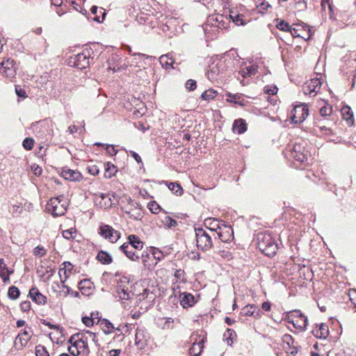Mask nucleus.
I'll list each match as a JSON object with an SVG mask.
<instances>
[{"label": "nucleus", "instance_id": "f257e3e1", "mask_svg": "<svg viewBox=\"0 0 356 356\" xmlns=\"http://www.w3.org/2000/svg\"><path fill=\"white\" fill-rule=\"evenodd\" d=\"M207 229L195 228L197 248L204 252L213 248V238H216V229L209 228L208 227H207Z\"/></svg>", "mask_w": 356, "mask_h": 356}, {"label": "nucleus", "instance_id": "f03ea898", "mask_svg": "<svg viewBox=\"0 0 356 356\" xmlns=\"http://www.w3.org/2000/svg\"><path fill=\"white\" fill-rule=\"evenodd\" d=\"M257 246L261 252L268 257H274L278 250L275 237L270 232H260L257 236Z\"/></svg>", "mask_w": 356, "mask_h": 356}, {"label": "nucleus", "instance_id": "7ed1b4c3", "mask_svg": "<svg viewBox=\"0 0 356 356\" xmlns=\"http://www.w3.org/2000/svg\"><path fill=\"white\" fill-rule=\"evenodd\" d=\"M93 51L91 48H86L81 53L70 56L68 64L78 69H86L90 65V59Z\"/></svg>", "mask_w": 356, "mask_h": 356}, {"label": "nucleus", "instance_id": "20e7f679", "mask_svg": "<svg viewBox=\"0 0 356 356\" xmlns=\"http://www.w3.org/2000/svg\"><path fill=\"white\" fill-rule=\"evenodd\" d=\"M68 203L64 200V195L52 197L47 203V209L54 216H60L67 211Z\"/></svg>", "mask_w": 356, "mask_h": 356}, {"label": "nucleus", "instance_id": "39448f33", "mask_svg": "<svg viewBox=\"0 0 356 356\" xmlns=\"http://www.w3.org/2000/svg\"><path fill=\"white\" fill-rule=\"evenodd\" d=\"M288 322L292 323L295 327L303 330L307 325L308 319L300 310H293L288 315Z\"/></svg>", "mask_w": 356, "mask_h": 356}, {"label": "nucleus", "instance_id": "423d86ee", "mask_svg": "<svg viewBox=\"0 0 356 356\" xmlns=\"http://www.w3.org/2000/svg\"><path fill=\"white\" fill-rule=\"evenodd\" d=\"M309 115V108L305 104H298L294 106L291 111V120L293 123L300 124Z\"/></svg>", "mask_w": 356, "mask_h": 356}, {"label": "nucleus", "instance_id": "0eeeda50", "mask_svg": "<svg viewBox=\"0 0 356 356\" xmlns=\"http://www.w3.org/2000/svg\"><path fill=\"white\" fill-rule=\"evenodd\" d=\"M276 22V27L279 30L285 32H289L293 38H301L304 39L305 41L309 40V35L308 32L306 33V34L297 33V30H296L295 29H292V26H291L289 24L284 21V19H277Z\"/></svg>", "mask_w": 356, "mask_h": 356}, {"label": "nucleus", "instance_id": "6e6552de", "mask_svg": "<svg viewBox=\"0 0 356 356\" xmlns=\"http://www.w3.org/2000/svg\"><path fill=\"white\" fill-rule=\"evenodd\" d=\"M225 67L224 63L221 61H219L217 63H212L209 66V70L207 72V78L211 81H218L219 79L222 77Z\"/></svg>", "mask_w": 356, "mask_h": 356}, {"label": "nucleus", "instance_id": "1a4fd4ad", "mask_svg": "<svg viewBox=\"0 0 356 356\" xmlns=\"http://www.w3.org/2000/svg\"><path fill=\"white\" fill-rule=\"evenodd\" d=\"M99 234L111 243H115L120 238V233L111 226L102 225L99 228Z\"/></svg>", "mask_w": 356, "mask_h": 356}, {"label": "nucleus", "instance_id": "9d476101", "mask_svg": "<svg viewBox=\"0 0 356 356\" xmlns=\"http://www.w3.org/2000/svg\"><path fill=\"white\" fill-rule=\"evenodd\" d=\"M201 335H198L197 334L193 333L191 336V340L193 342V345L189 349V355L190 356H199L200 355L203 348L204 343L206 340V338L203 336L201 339L198 340Z\"/></svg>", "mask_w": 356, "mask_h": 356}, {"label": "nucleus", "instance_id": "9b49d317", "mask_svg": "<svg viewBox=\"0 0 356 356\" xmlns=\"http://www.w3.org/2000/svg\"><path fill=\"white\" fill-rule=\"evenodd\" d=\"M149 339V334L147 330L143 327H138L136 330L135 334V343L138 349H143L147 345V341Z\"/></svg>", "mask_w": 356, "mask_h": 356}, {"label": "nucleus", "instance_id": "f8f14e48", "mask_svg": "<svg viewBox=\"0 0 356 356\" xmlns=\"http://www.w3.org/2000/svg\"><path fill=\"white\" fill-rule=\"evenodd\" d=\"M291 156L295 160L301 163L305 162L307 159V152L305 151V146L300 143H295L291 149Z\"/></svg>", "mask_w": 356, "mask_h": 356}, {"label": "nucleus", "instance_id": "ddd939ff", "mask_svg": "<svg viewBox=\"0 0 356 356\" xmlns=\"http://www.w3.org/2000/svg\"><path fill=\"white\" fill-rule=\"evenodd\" d=\"M321 80L317 77L313 78L305 84L303 86V92L305 95H312V93H314L313 95L314 96L316 94L318 90L321 88Z\"/></svg>", "mask_w": 356, "mask_h": 356}, {"label": "nucleus", "instance_id": "4468645a", "mask_svg": "<svg viewBox=\"0 0 356 356\" xmlns=\"http://www.w3.org/2000/svg\"><path fill=\"white\" fill-rule=\"evenodd\" d=\"M60 175L65 179L71 181H79L83 178L81 173L78 170H74L67 168H63L62 169Z\"/></svg>", "mask_w": 356, "mask_h": 356}, {"label": "nucleus", "instance_id": "2eb2a0df", "mask_svg": "<svg viewBox=\"0 0 356 356\" xmlns=\"http://www.w3.org/2000/svg\"><path fill=\"white\" fill-rule=\"evenodd\" d=\"M31 336L27 330H22L15 339V346L19 350L22 349L31 339Z\"/></svg>", "mask_w": 356, "mask_h": 356}, {"label": "nucleus", "instance_id": "dca6fc26", "mask_svg": "<svg viewBox=\"0 0 356 356\" xmlns=\"http://www.w3.org/2000/svg\"><path fill=\"white\" fill-rule=\"evenodd\" d=\"M120 249L132 261H138L140 260V255L138 254L137 250H134V248L131 247V245H129V243H123L120 247Z\"/></svg>", "mask_w": 356, "mask_h": 356}, {"label": "nucleus", "instance_id": "f3484780", "mask_svg": "<svg viewBox=\"0 0 356 356\" xmlns=\"http://www.w3.org/2000/svg\"><path fill=\"white\" fill-rule=\"evenodd\" d=\"M29 296L33 302L38 305H44L47 302V298L42 294L38 288L32 287L29 291Z\"/></svg>", "mask_w": 356, "mask_h": 356}, {"label": "nucleus", "instance_id": "a211bd4d", "mask_svg": "<svg viewBox=\"0 0 356 356\" xmlns=\"http://www.w3.org/2000/svg\"><path fill=\"white\" fill-rule=\"evenodd\" d=\"M180 304L184 308L192 307L196 302L195 297L190 293L183 292L179 295Z\"/></svg>", "mask_w": 356, "mask_h": 356}, {"label": "nucleus", "instance_id": "6ab92c4d", "mask_svg": "<svg viewBox=\"0 0 356 356\" xmlns=\"http://www.w3.org/2000/svg\"><path fill=\"white\" fill-rule=\"evenodd\" d=\"M14 270L9 269L4 262L3 259L0 258V277L4 283L10 282V275L13 274Z\"/></svg>", "mask_w": 356, "mask_h": 356}, {"label": "nucleus", "instance_id": "aec40b11", "mask_svg": "<svg viewBox=\"0 0 356 356\" xmlns=\"http://www.w3.org/2000/svg\"><path fill=\"white\" fill-rule=\"evenodd\" d=\"M312 332L318 339H326L329 334L328 326L325 323H321L319 327H316Z\"/></svg>", "mask_w": 356, "mask_h": 356}, {"label": "nucleus", "instance_id": "412c9836", "mask_svg": "<svg viewBox=\"0 0 356 356\" xmlns=\"http://www.w3.org/2000/svg\"><path fill=\"white\" fill-rule=\"evenodd\" d=\"M227 102L233 103L234 104H238L241 106L245 105V99L239 94H232L231 92L226 93Z\"/></svg>", "mask_w": 356, "mask_h": 356}, {"label": "nucleus", "instance_id": "4be33fe9", "mask_svg": "<svg viewBox=\"0 0 356 356\" xmlns=\"http://www.w3.org/2000/svg\"><path fill=\"white\" fill-rule=\"evenodd\" d=\"M13 63V60L10 61L8 60L1 63L0 70L6 73V76L8 77H12L15 75V67Z\"/></svg>", "mask_w": 356, "mask_h": 356}, {"label": "nucleus", "instance_id": "5701e85b", "mask_svg": "<svg viewBox=\"0 0 356 356\" xmlns=\"http://www.w3.org/2000/svg\"><path fill=\"white\" fill-rule=\"evenodd\" d=\"M126 243H129V245H131V247L136 250H141L144 245V243L140 238L134 234H131L128 236V242Z\"/></svg>", "mask_w": 356, "mask_h": 356}, {"label": "nucleus", "instance_id": "b1692460", "mask_svg": "<svg viewBox=\"0 0 356 356\" xmlns=\"http://www.w3.org/2000/svg\"><path fill=\"white\" fill-rule=\"evenodd\" d=\"M232 130L238 134H243L247 130V124L245 120L239 118L234 122Z\"/></svg>", "mask_w": 356, "mask_h": 356}, {"label": "nucleus", "instance_id": "393cba45", "mask_svg": "<svg viewBox=\"0 0 356 356\" xmlns=\"http://www.w3.org/2000/svg\"><path fill=\"white\" fill-rule=\"evenodd\" d=\"M227 229L225 232H216V236H218V238L223 243H227L231 241L233 236V231L230 227H225Z\"/></svg>", "mask_w": 356, "mask_h": 356}, {"label": "nucleus", "instance_id": "a878e982", "mask_svg": "<svg viewBox=\"0 0 356 356\" xmlns=\"http://www.w3.org/2000/svg\"><path fill=\"white\" fill-rule=\"evenodd\" d=\"M97 259L104 265L110 264L113 261L112 256L108 252L104 250H100L98 252Z\"/></svg>", "mask_w": 356, "mask_h": 356}, {"label": "nucleus", "instance_id": "bb28decb", "mask_svg": "<svg viewBox=\"0 0 356 356\" xmlns=\"http://www.w3.org/2000/svg\"><path fill=\"white\" fill-rule=\"evenodd\" d=\"M75 346L79 349L80 353H83L86 355H88L90 350L88 348V343L86 341V339H83V337H80L79 339L75 341Z\"/></svg>", "mask_w": 356, "mask_h": 356}, {"label": "nucleus", "instance_id": "cd10ccee", "mask_svg": "<svg viewBox=\"0 0 356 356\" xmlns=\"http://www.w3.org/2000/svg\"><path fill=\"white\" fill-rule=\"evenodd\" d=\"M341 115L345 120L347 121L348 124H353V113L351 108L348 106H345L341 108Z\"/></svg>", "mask_w": 356, "mask_h": 356}, {"label": "nucleus", "instance_id": "c85d7f7f", "mask_svg": "<svg viewBox=\"0 0 356 356\" xmlns=\"http://www.w3.org/2000/svg\"><path fill=\"white\" fill-rule=\"evenodd\" d=\"M90 11L92 14L95 15L93 20L97 22H101L105 17L106 13L101 8L98 10V7L96 6H92Z\"/></svg>", "mask_w": 356, "mask_h": 356}, {"label": "nucleus", "instance_id": "c756f323", "mask_svg": "<svg viewBox=\"0 0 356 356\" xmlns=\"http://www.w3.org/2000/svg\"><path fill=\"white\" fill-rule=\"evenodd\" d=\"M104 177L110 179L115 175L117 172L116 167L110 162L104 163Z\"/></svg>", "mask_w": 356, "mask_h": 356}, {"label": "nucleus", "instance_id": "7c9ffc66", "mask_svg": "<svg viewBox=\"0 0 356 356\" xmlns=\"http://www.w3.org/2000/svg\"><path fill=\"white\" fill-rule=\"evenodd\" d=\"M159 62L161 65L165 69L173 68L174 61L172 57H169L168 55H162L159 58Z\"/></svg>", "mask_w": 356, "mask_h": 356}, {"label": "nucleus", "instance_id": "2f4dec72", "mask_svg": "<svg viewBox=\"0 0 356 356\" xmlns=\"http://www.w3.org/2000/svg\"><path fill=\"white\" fill-rule=\"evenodd\" d=\"M99 322L101 328L105 334H110L114 330L113 325L108 320L104 318Z\"/></svg>", "mask_w": 356, "mask_h": 356}, {"label": "nucleus", "instance_id": "473e14b6", "mask_svg": "<svg viewBox=\"0 0 356 356\" xmlns=\"http://www.w3.org/2000/svg\"><path fill=\"white\" fill-rule=\"evenodd\" d=\"M229 17L232 20V22L237 26L243 25L245 24L243 19V16L234 11H229Z\"/></svg>", "mask_w": 356, "mask_h": 356}, {"label": "nucleus", "instance_id": "72a5a7b5", "mask_svg": "<svg viewBox=\"0 0 356 356\" xmlns=\"http://www.w3.org/2000/svg\"><path fill=\"white\" fill-rule=\"evenodd\" d=\"M235 336V331L234 330L227 328L223 334V340L226 341L228 345L231 346L233 343V339Z\"/></svg>", "mask_w": 356, "mask_h": 356}, {"label": "nucleus", "instance_id": "f704fd0d", "mask_svg": "<svg viewBox=\"0 0 356 356\" xmlns=\"http://www.w3.org/2000/svg\"><path fill=\"white\" fill-rule=\"evenodd\" d=\"M161 222L164 226L167 227L169 229L175 227L178 225V222H177V220L172 219L171 217L168 216H165L161 219Z\"/></svg>", "mask_w": 356, "mask_h": 356}, {"label": "nucleus", "instance_id": "c9c22d12", "mask_svg": "<svg viewBox=\"0 0 356 356\" xmlns=\"http://www.w3.org/2000/svg\"><path fill=\"white\" fill-rule=\"evenodd\" d=\"M292 29H295L296 30H297V33H303V34H306V33L308 32V33L309 35V39L312 37L311 29L309 28V26L307 24H305L304 23L297 24H296V26L292 27Z\"/></svg>", "mask_w": 356, "mask_h": 356}, {"label": "nucleus", "instance_id": "e433bc0d", "mask_svg": "<svg viewBox=\"0 0 356 356\" xmlns=\"http://www.w3.org/2000/svg\"><path fill=\"white\" fill-rule=\"evenodd\" d=\"M79 335L81 337H83V339H86V341L88 343L89 340H91L95 343H97L98 341L96 334L89 330H87L85 332L82 333L79 332Z\"/></svg>", "mask_w": 356, "mask_h": 356}, {"label": "nucleus", "instance_id": "4c0bfd02", "mask_svg": "<svg viewBox=\"0 0 356 356\" xmlns=\"http://www.w3.org/2000/svg\"><path fill=\"white\" fill-rule=\"evenodd\" d=\"M217 94H218V92L216 90H215L212 88H210V89L205 90L202 94L201 97L204 100L209 101L211 99H214L216 97Z\"/></svg>", "mask_w": 356, "mask_h": 356}, {"label": "nucleus", "instance_id": "58836bf2", "mask_svg": "<svg viewBox=\"0 0 356 356\" xmlns=\"http://www.w3.org/2000/svg\"><path fill=\"white\" fill-rule=\"evenodd\" d=\"M168 188L175 195H181L183 194L184 190L181 185L177 182L170 183L168 185Z\"/></svg>", "mask_w": 356, "mask_h": 356}, {"label": "nucleus", "instance_id": "ea45409f", "mask_svg": "<svg viewBox=\"0 0 356 356\" xmlns=\"http://www.w3.org/2000/svg\"><path fill=\"white\" fill-rule=\"evenodd\" d=\"M19 294H20V292L17 287H16L15 286H11L8 289V296L10 299L16 300L17 298H19Z\"/></svg>", "mask_w": 356, "mask_h": 356}, {"label": "nucleus", "instance_id": "a19ab883", "mask_svg": "<svg viewBox=\"0 0 356 356\" xmlns=\"http://www.w3.org/2000/svg\"><path fill=\"white\" fill-rule=\"evenodd\" d=\"M117 293L120 299L128 300L130 298L128 289H125L122 286H118Z\"/></svg>", "mask_w": 356, "mask_h": 356}, {"label": "nucleus", "instance_id": "79ce46f5", "mask_svg": "<svg viewBox=\"0 0 356 356\" xmlns=\"http://www.w3.org/2000/svg\"><path fill=\"white\" fill-rule=\"evenodd\" d=\"M270 5L268 1L265 0L259 2L256 6V10L259 13H264L265 11L268 10V8H270Z\"/></svg>", "mask_w": 356, "mask_h": 356}, {"label": "nucleus", "instance_id": "37998d69", "mask_svg": "<svg viewBox=\"0 0 356 356\" xmlns=\"http://www.w3.org/2000/svg\"><path fill=\"white\" fill-rule=\"evenodd\" d=\"M283 343L284 344V348L286 349L288 348H291L293 345H294V340L291 335L286 334L283 336L282 338Z\"/></svg>", "mask_w": 356, "mask_h": 356}, {"label": "nucleus", "instance_id": "c03bdc74", "mask_svg": "<svg viewBox=\"0 0 356 356\" xmlns=\"http://www.w3.org/2000/svg\"><path fill=\"white\" fill-rule=\"evenodd\" d=\"M254 305H248L241 309V314L245 316H252L254 312Z\"/></svg>", "mask_w": 356, "mask_h": 356}, {"label": "nucleus", "instance_id": "a18cd8bd", "mask_svg": "<svg viewBox=\"0 0 356 356\" xmlns=\"http://www.w3.org/2000/svg\"><path fill=\"white\" fill-rule=\"evenodd\" d=\"M36 356H49L48 351L44 346L38 345L35 347Z\"/></svg>", "mask_w": 356, "mask_h": 356}, {"label": "nucleus", "instance_id": "49530a36", "mask_svg": "<svg viewBox=\"0 0 356 356\" xmlns=\"http://www.w3.org/2000/svg\"><path fill=\"white\" fill-rule=\"evenodd\" d=\"M34 140L32 138H26L22 143V146L26 150H31L33 147Z\"/></svg>", "mask_w": 356, "mask_h": 356}, {"label": "nucleus", "instance_id": "de8ad7c7", "mask_svg": "<svg viewBox=\"0 0 356 356\" xmlns=\"http://www.w3.org/2000/svg\"><path fill=\"white\" fill-rule=\"evenodd\" d=\"M142 263L145 268H149L151 264L149 263V253L147 251H144L140 256Z\"/></svg>", "mask_w": 356, "mask_h": 356}, {"label": "nucleus", "instance_id": "09e8293b", "mask_svg": "<svg viewBox=\"0 0 356 356\" xmlns=\"http://www.w3.org/2000/svg\"><path fill=\"white\" fill-rule=\"evenodd\" d=\"M148 209L151 211V212L154 213H158L161 210V208L159 206L158 203H156L155 201H151L148 203Z\"/></svg>", "mask_w": 356, "mask_h": 356}, {"label": "nucleus", "instance_id": "8fccbe9b", "mask_svg": "<svg viewBox=\"0 0 356 356\" xmlns=\"http://www.w3.org/2000/svg\"><path fill=\"white\" fill-rule=\"evenodd\" d=\"M152 254L154 258L158 261H161L164 257L163 252L156 248H152Z\"/></svg>", "mask_w": 356, "mask_h": 356}, {"label": "nucleus", "instance_id": "3c124183", "mask_svg": "<svg viewBox=\"0 0 356 356\" xmlns=\"http://www.w3.org/2000/svg\"><path fill=\"white\" fill-rule=\"evenodd\" d=\"M58 274L60 277L61 282L64 283L67 279L70 273H69L68 270L65 269V268L60 267L58 270Z\"/></svg>", "mask_w": 356, "mask_h": 356}, {"label": "nucleus", "instance_id": "603ef678", "mask_svg": "<svg viewBox=\"0 0 356 356\" xmlns=\"http://www.w3.org/2000/svg\"><path fill=\"white\" fill-rule=\"evenodd\" d=\"M332 113V107L330 105H325L321 108L320 113L322 116H328Z\"/></svg>", "mask_w": 356, "mask_h": 356}, {"label": "nucleus", "instance_id": "864d4df0", "mask_svg": "<svg viewBox=\"0 0 356 356\" xmlns=\"http://www.w3.org/2000/svg\"><path fill=\"white\" fill-rule=\"evenodd\" d=\"M236 54V52L234 51H229L227 52V54H225V55L224 56V58H225V61H227V66L229 63V60H231L232 58H233V60H232V63L233 65H234V61H236L238 62V59H235V56L234 55Z\"/></svg>", "mask_w": 356, "mask_h": 356}, {"label": "nucleus", "instance_id": "5fc2aeb1", "mask_svg": "<svg viewBox=\"0 0 356 356\" xmlns=\"http://www.w3.org/2000/svg\"><path fill=\"white\" fill-rule=\"evenodd\" d=\"M207 223L211 226V228H215L216 232L218 229H221L220 226L219 225V222L217 219H207L205 220V224Z\"/></svg>", "mask_w": 356, "mask_h": 356}, {"label": "nucleus", "instance_id": "6e6d98bb", "mask_svg": "<svg viewBox=\"0 0 356 356\" xmlns=\"http://www.w3.org/2000/svg\"><path fill=\"white\" fill-rule=\"evenodd\" d=\"M215 252L223 258L229 259L231 257V252L229 250H221L220 247H217V250Z\"/></svg>", "mask_w": 356, "mask_h": 356}, {"label": "nucleus", "instance_id": "4d7b16f0", "mask_svg": "<svg viewBox=\"0 0 356 356\" xmlns=\"http://www.w3.org/2000/svg\"><path fill=\"white\" fill-rule=\"evenodd\" d=\"M74 234H76V230L74 229H69L63 232V236L67 240H70L74 238Z\"/></svg>", "mask_w": 356, "mask_h": 356}, {"label": "nucleus", "instance_id": "13d9d810", "mask_svg": "<svg viewBox=\"0 0 356 356\" xmlns=\"http://www.w3.org/2000/svg\"><path fill=\"white\" fill-rule=\"evenodd\" d=\"M185 87L188 90L193 91L196 88L197 83L193 79H189L186 81Z\"/></svg>", "mask_w": 356, "mask_h": 356}, {"label": "nucleus", "instance_id": "bf43d9fd", "mask_svg": "<svg viewBox=\"0 0 356 356\" xmlns=\"http://www.w3.org/2000/svg\"><path fill=\"white\" fill-rule=\"evenodd\" d=\"M93 314H91V317L85 316L82 318V322L87 326L90 327L94 325V318L92 317Z\"/></svg>", "mask_w": 356, "mask_h": 356}, {"label": "nucleus", "instance_id": "052dcab7", "mask_svg": "<svg viewBox=\"0 0 356 356\" xmlns=\"http://www.w3.org/2000/svg\"><path fill=\"white\" fill-rule=\"evenodd\" d=\"M88 172L92 175H97L99 173V168L96 165H88Z\"/></svg>", "mask_w": 356, "mask_h": 356}, {"label": "nucleus", "instance_id": "680f3d73", "mask_svg": "<svg viewBox=\"0 0 356 356\" xmlns=\"http://www.w3.org/2000/svg\"><path fill=\"white\" fill-rule=\"evenodd\" d=\"M258 71V65L253 64L250 66L247 67V73L248 76H252L256 74Z\"/></svg>", "mask_w": 356, "mask_h": 356}, {"label": "nucleus", "instance_id": "e2e57ef3", "mask_svg": "<svg viewBox=\"0 0 356 356\" xmlns=\"http://www.w3.org/2000/svg\"><path fill=\"white\" fill-rule=\"evenodd\" d=\"M46 254V250L42 246H37L34 249V254L36 256L43 257Z\"/></svg>", "mask_w": 356, "mask_h": 356}, {"label": "nucleus", "instance_id": "0e129e2a", "mask_svg": "<svg viewBox=\"0 0 356 356\" xmlns=\"http://www.w3.org/2000/svg\"><path fill=\"white\" fill-rule=\"evenodd\" d=\"M40 322L44 325H47L48 326L50 329H53V330H60V325H54V324H51L50 322L47 321V320L45 319H41L40 320Z\"/></svg>", "mask_w": 356, "mask_h": 356}, {"label": "nucleus", "instance_id": "69168bd1", "mask_svg": "<svg viewBox=\"0 0 356 356\" xmlns=\"http://www.w3.org/2000/svg\"><path fill=\"white\" fill-rule=\"evenodd\" d=\"M15 92L19 97L25 98L26 97L25 90L17 86H15Z\"/></svg>", "mask_w": 356, "mask_h": 356}, {"label": "nucleus", "instance_id": "338daca9", "mask_svg": "<svg viewBox=\"0 0 356 356\" xmlns=\"http://www.w3.org/2000/svg\"><path fill=\"white\" fill-rule=\"evenodd\" d=\"M31 170L35 175L40 176L42 172V169L40 166L36 164H33L31 166Z\"/></svg>", "mask_w": 356, "mask_h": 356}, {"label": "nucleus", "instance_id": "774afa93", "mask_svg": "<svg viewBox=\"0 0 356 356\" xmlns=\"http://www.w3.org/2000/svg\"><path fill=\"white\" fill-rule=\"evenodd\" d=\"M105 149L107 154H108L111 156L115 155L118 153V150L115 149L113 145H106Z\"/></svg>", "mask_w": 356, "mask_h": 356}]
</instances>
